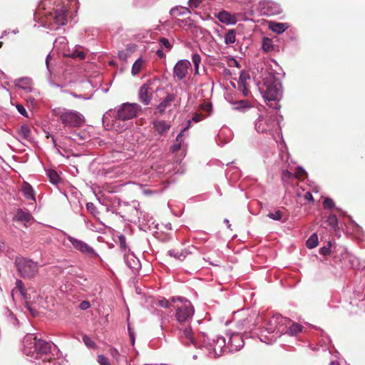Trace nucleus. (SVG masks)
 Wrapping results in <instances>:
<instances>
[{
  "instance_id": "62",
  "label": "nucleus",
  "mask_w": 365,
  "mask_h": 365,
  "mask_svg": "<svg viewBox=\"0 0 365 365\" xmlns=\"http://www.w3.org/2000/svg\"><path fill=\"white\" fill-rule=\"evenodd\" d=\"M237 337H238L237 335L232 336V338H231V341L234 340L235 338H237Z\"/></svg>"
},
{
  "instance_id": "59",
  "label": "nucleus",
  "mask_w": 365,
  "mask_h": 365,
  "mask_svg": "<svg viewBox=\"0 0 365 365\" xmlns=\"http://www.w3.org/2000/svg\"><path fill=\"white\" fill-rule=\"evenodd\" d=\"M51 58V56L50 55H48L47 57H46V66L48 67V62H49V59Z\"/></svg>"
},
{
  "instance_id": "57",
  "label": "nucleus",
  "mask_w": 365,
  "mask_h": 365,
  "mask_svg": "<svg viewBox=\"0 0 365 365\" xmlns=\"http://www.w3.org/2000/svg\"><path fill=\"white\" fill-rule=\"evenodd\" d=\"M156 55L160 58H163L165 57V53L163 51L162 48H159L156 51Z\"/></svg>"
},
{
  "instance_id": "1",
  "label": "nucleus",
  "mask_w": 365,
  "mask_h": 365,
  "mask_svg": "<svg viewBox=\"0 0 365 365\" xmlns=\"http://www.w3.org/2000/svg\"><path fill=\"white\" fill-rule=\"evenodd\" d=\"M55 115H58L61 123L66 127L80 128L85 123L84 116L76 110L63 109L61 113L56 109L53 110Z\"/></svg>"
},
{
  "instance_id": "43",
  "label": "nucleus",
  "mask_w": 365,
  "mask_h": 365,
  "mask_svg": "<svg viewBox=\"0 0 365 365\" xmlns=\"http://www.w3.org/2000/svg\"><path fill=\"white\" fill-rule=\"evenodd\" d=\"M86 208L89 212L92 215H96L97 212V208L93 202H88L86 204Z\"/></svg>"
},
{
  "instance_id": "9",
  "label": "nucleus",
  "mask_w": 365,
  "mask_h": 365,
  "mask_svg": "<svg viewBox=\"0 0 365 365\" xmlns=\"http://www.w3.org/2000/svg\"><path fill=\"white\" fill-rule=\"evenodd\" d=\"M67 239L75 249L78 250L83 254L90 256H97L95 250L83 241L71 236H68Z\"/></svg>"
},
{
  "instance_id": "27",
  "label": "nucleus",
  "mask_w": 365,
  "mask_h": 365,
  "mask_svg": "<svg viewBox=\"0 0 365 365\" xmlns=\"http://www.w3.org/2000/svg\"><path fill=\"white\" fill-rule=\"evenodd\" d=\"M318 236L316 233L312 234L307 240V247L309 249L314 248L318 245Z\"/></svg>"
},
{
  "instance_id": "46",
  "label": "nucleus",
  "mask_w": 365,
  "mask_h": 365,
  "mask_svg": "<svg viewBox=\"0 0 365 365\" xmlns=\"http://www.w3.org/2000/svg\"><path fill=\"white\" fill-rule=\"evenodd\" d=\"M200 108L202 110L205 111L207 113V115H208L212 110V106L211 104L210 103H202L201 106H200Z\"/></svg>"
},
{
  "instance_id": "48",
  "label": "nucleus",
  "mask_w": 365,
  "mask_h": 365,
  "mask_svg": "<svg viewBox=\"0 0 365 365\" xmlns=\"http://www.w3.org/2000/svg\"><path fill=\"white\" fill-rule=\"evenodd\" d=\"M227 65L230 67H233V66L240 67L239 63L233 58H229L227 59Z\"/></svg>"
},
{
  "instance_id": "2",
  "label": "nucleus",
  "mask_w": 365,
  "mask_h": 365,
  "mask_svg": "<svg viewBox=\"0 0 365 365\" xmlns=\"http://www.w3.org/2000/svg\"><path fill=\"white\" fill-rule=\"evenodd\" d=\"M15 265L20 276L24 279L35 277L38 271V266L36 262L22 257L16 258Z\"/></svg>"
},
{
  "instance_id": "41",
  "label": "nucleus",
  "mask_w": 365,
  "mask_h": 365,
  "mask_svg": "<svg viewBox=\"0 0 365 365\" xmlns=\"http://www.w3.org/2000/svg\"><path fill=\"white\" fill-rule=\"evenodd\" d=\"M97 361L100 364V365H111L109 361V359L104 355L98 356Z\"/></svg>"
},
{
  "instance_id": "5",
  "label": "nucleus",
  "mask_w": 365,
  "mask_h": 365,
  "mask_svg": "<svg viewBox=\"0 0 365 365\" xmlns=\"http://www.w3.org/2000/svg\"><path fill=\"white\" fill-rule=\"evenodd\" d=\"M140 106L137 103H125L117 110L115 118L121 120H130L136 116Z\"/></svg>"
},
{
  "instance_id": "3",
  "label": "nucleus",
  "mask_w": 365,
  "mask_h": 365,
  "mask_svg": "<svg viewBox=\"0 0 365 365\" xmlns=\"http://www.w3.org/2000/svg\"><path fill=\"white\" fill-rule=\"evenodd\" d=\"M259 90L267 101H275L278 98L279 90L277 82L273 76L265 78Z\"/></svg>"
},
{
  "instance_id": "49",
  "label": "nucleus",
  "mask_w": 365,
  "mask_h": 365,
  "mask_svg": "<svg viewBox=\"0 0 365 365\" xmlns=\"http://www.w3.org/2000/svg\"><path fill=\"white\" fill-rule=\"evenodd\" d=\"M16 108H17V110L24 116H26L27 117V112L25 109V108L24 107V106L21 105V104H17L16 105Z\"/></svg>"
},
{
  "instance_id": "12",
  "label": "nucleus",
  "mask_w": 365,
  "mask_h": 365,
  "mask_svg": "<svg viewBox=\"0 0 365 365\" xmlns=\"http://www.w3.org/2000/svg\"><path fill=\"white\" fill-rule=\"evenodd\" d=\"M53 19L58 25L63 26L67 23L68 10L65 7H61L55 10Z\"/></svg>"
},
{
  "instance_id": "35",
  "label": "nucleus",
  "mask_w": 365,
  "mask_h": 365,
  "mask_svg": "<svg viewBox=\"0 0 365 365\" xmlns=\"http://www.w3.org/2000/svg\"><path fill=\"white\" fill-rule=\"evenodd\" d=\"M158 41H159V44L160 46V47L165 48L168 51H170L173 47L172 44L168 41V39L165 37L160 38Z\"/></svg>"
},
{
  "instance_id": "50",
  "label": "nucleus",
  "mask_w": 365,
  "mask_h": 365,
  "mask_svg": "<svg viewBox=\"0 0 365 365\" xmlns=\"http://www.w3.org/2000/svg\"><path fill=\"white\" fill-rule=\"evenodd\" d=\"M187 123H188V125H187L186 128H184V129H183V130H182V131H181L178 135V136H177V138H176V140H175V141H176V143H178L179 142H181V143H182V133L188 128V127H189V125H190V120H188V121H187Z\"/></svg>"
},
{
  "instance_id": "19",
  "label": "nucleus",
  "mask_w": 365,
  "mask_h": 365,
  "mask_svg": "<svg viewBox=\"0 0 365 365\" xmlns=\"http://www.w3.org/2000/svg\"><path fill=\"white\" fill-rule=\"evenodd\" d=\"M175 99V96L174 94L169 93L167 96L162 101V102L157 106V110L160 114H163L166 109L167 107L171 105V103L174 101Z\"/></svg>"
},
{
  "instance_id": "13",
  "label": "nucleus",
  "mask_w": 365,
  "mask_h": 365,
  "mask_svg": "<svg viewBox=\"0 0 365 365\" xmlns=\"http://www.w3.org/2000/svg\"><path fill=\"white\" fill-rule=\"evenodd\" d=\"M250 79V77L248 73L244 71L241 72L238 81V89L245 96H247L250 93L249 88H247V81Z\"/></svg>"
},
{
  "instance_id": "34",
  "label": "nucleus",
  "mask_w": 365,
  "mask_h": 365,
  "mask_svg": "<svg viewBox=\"0 0 365 365\" xmlns=\"http://www.w3.org/2000/svg\"><path fill=\"white\" fill-rule=\"evenodd\" d=\"M192 60L194 63L195 73L197 74L198 73L199 65L201 62V57L198 53H194L192 54Z\"/></svg>"
},
{
  "instance_id": "11",
  "label": "nucleus",
  "mask_w": 365,
  "mask_h": 365,
  "mask_svg": "<svg viewBox=\"0 0 365 365\" xmlns=\"http://www.w3.org/2000/svg\"><path fill=\"white\" fill-rule=\"evenodd\" d=\"M271 118L260 116L255 123V129L259 133H266L272 129Z\"/></svg>"
},
{
  "instance_id": "6",
  "label": "nucleus",
  "mask_w": 365,
  "mask_h": 365,
  "mask_svg": "<svg viewBox=\"0 0 365 365\" xmlns=\"http://www.w3.org/2000/svg\"><path fill=\"white\" fill-rule=\"evenodd\" d=\"M24 342L26 345L34 346V350L37 353L48 354L51 351V346L50 343L44 340L37 339L36 336H34L32 334L27 335L24 338Z\"/></svg>"
},
{
  "instance_id": "45",
  "label": "nucleus",
  "mask_w": 365,
  "mask_h": 365,
  "mask_svg": "<svg viewBox=\"0 0 365 365\" xmlns=\"http://www.w3.org/2000/svg\"><path fill=\"white\" fill-rule=\"evenodd\" d=\"M119 242H120V250L124 252L126 250V240L125 237L123 235H120L119 237Z\"/></svg>"
},
{
  "instance_id": "7",
  "label": "nucleus",
  "mask_w": 365,
  "mask_h": 365,
  "mask_svg": "<svg viewBox=\"0 0 365 365\" xmlns=\"http://www.w3.org/2000/svg\"><path fill=\"white\" fill-rule=\"evenodd\" d=\"M290 322L289 319L284 317L279 314H276L269 319L266 329L269 332H274L276 330L283 332L284 331L283 327Z\"/></svg>"
},
{
  "instance_id": "44",
  "label": "nucleus",
  "mask_w": 365,
  "mask_h": 365,
  "mask_svg": "<svg viewBox=\"0 0 365 365\" xmlns=\"http://www.w3.org/2000/svg\"><path fill=\"white\" fill-rule=\"evenodd\" d=\"M330 247H331V242H329L327 246H324L320 249V253L324 256L329 255L331 252Z\"/></svg>"
},
{
  "instance_id": "29",
  "label": "nucleus",
  "mask_w": 365,
  "mask_h": 365,
  "mask_svg": "<svg viewBox=\"0 0 365 365\" xmlns=\"http://www.w3.org/2000/svg\"><path fill=\"white\" fill-rule=\"evenodd\" d=\"M262 48L265 52L272 51L274 48V46L272 44V40L269 38H264L262 41Z\"/></svg>"
},
{
  "instance_id": "38",
  "label": "nucleus",
  "mask_w": 365,
  "mask_h": 365,
  "mask_svg": "<svg viewBox=\"0 0 365 365\" xmlns=\"http://www.w3.org/2000/svg\"><path fill=\"white\" fill-rule=\"evenodd\" d=\"M334 206H335V204L331 198L326 197L323 202V207L324 209L331 210V209L334 208Z\"/></svg>"
},
{
  "instance_id": "16",
  "label": "nucleus",
  "mask_w": 365,
  "mask_h": 365,
  "mask_svg": "<svg viewBox=\"0 0 365 365\" xmlns=\"http://www.w3.org/2000/svg\"><path fill=\"white\" fill-rule=\"evenodd\" d=\"M217 19L222 23L225 24H235L237 21L235 15L231 14L227 11H221L217 16Z\"/></svg>"
},
{
  "instance_id": "32",
  "label": "nucleus",
  "mask_w": 365,
  "mask_h": 365,
  "mask_svg": "<svg viewBox=\"0 0 365 365\" xmlns=\"http://www.w3.org/2000/svg\"><path fill=\"white\" fill-rule=\"evenodd\" d=\"M48 177L49 178L50 182L53 184H57L60 180L58 174L54 170L48 171Z\"/></svg>"
},
{
  "instance_id": "24",
  "label": "nucleus",
  "mask_w": 365,
  "mask_h": 365,
  "mask_svg": "<svg viewBox=\"0 0 365 365\" xmlns=\"http://www.w3.org/2000/svg\"><path fill=\"white\" fill-rule=\"evenodd\" d=\"M236 40V31L235 29H230L225 35V43L227 45L234 43Z\"/></svg>"
},
{
  "instance_id": "26",
  "label": "nucleus",
  "mask_w": 365,
  "mask_h": 365,
  "mask_svg": "<svg viewBox=\"0 0 365 365\" xmlns=\"http://www.w3.org/2000/svg\"><path fill=\"white\" fill-rule=\"evenodd\" d=\"M270 29L275 33L282 34L287 29V26L284 23H273Z\"/></svg>"
},
{
  "instance_id": "54",
  "label": "nucleus",
  "mask_w": 365,
  "mask_h": 365,
  "mask_svg": "<svg viewBox=\"0 0 365 365\" xmlns=\"http://www.w3.org/2000/svg\"><path fill=\"white\" fill-rule=\"evenodd\" d=\"M180 148H181V142H179L178 143H175L172 146V150H173V152H177L180 149Z\"/></svg>"
},
{
  "instance_id": "60",
  "label": "nucleus",
  "mask_w": 365,
  "mask_h": 365,
  "mask_svg": "<svg viewBox=\"0 0 365 365\" xmlns=\"http://www.w3.org/2000/svg\"><path fill=\"white\" fill-rule=\"evenodd\" d=\"M4 247V242L0 241V252H1L3 250Z\"/></svg>"
},
{
  "instance_id": "40",
  "label": "nucleus",
  "mask_w": 365,
  "mask_h": 365,
  "mask_svg": "<svg viewBox=\"0 0 365 365\" xmlns=\"http://www.w3.org/2000/svg\"><path fill=\"white\" fill-rule=\"evenodd\" d=\"M71 57L74 58H78L82 60L86 58V53L82 51L75 50L71 54Z\"/></svg>"
},
{
  "instance_id": "61",
  "label": "nucleus",
  "mask_w": 365,
  "mask_h": 365,
  "mask_svg": "<svg viewBox=\"0 0 365 365\" xmlns=\"http://www.w3.org/2000/svg\"><path fill=\"white\" fill-rule=\"evenodd\" d=\"M329 365H340L338 361H331Z\"/></svg>"
},
{
  "instance_id": "33",
  "label": "nucleus",
  "mask_w": 365,
  "mask_h": 365,
  "mask_svg": "<svg viewBox=\"0 0 365 365\" xmlns=\"http://www.w3.org/2000/svg\"><path fill=\"white\" fill-rule=\"evenodd\" d=\"M175 302V298L173 297L170 300H167L166 299H163L158 301V304L159 306L163 308H168L173 305V303Z\"/></svg>"
},
{
  "instance_id": "52",
  "label": "nucleus",
  "mask_w": 365,
  "mask_h": 365,
  "mask_svg": "<svg viewBox=\"0 0 365 365\" xmlns=\"http://www.w3.org/2000/svg\"><path fill=\"white\" fill-rule=\"evenodd\" d=\"M292 177H293V174L291 172H289V171H288L287 170H284L282 172V178L284 180L289 179V178H292Z\"/></svg>"
},
{
  "instance_id": "53",
  "label": "nucleus",
  "mask_w": 365,
  "mask_h": 365,
  "mask_svg": "<svg viewBox=\"0 0 365 365\" xmlns=\"http://www.w3.org/2000/svg\"><path fill=\"white\" fill-rule=\"evenodd\" d=\"M110 354L115 359H117L118 356H119L118 351L116 349H115V348H111L110 349Z\"/></svg>"
},
{
  "instance_id": "10",
  "label": "nucleus",
  "mask_w": 365,
  "mask_h": 365,
  "mask_svg": "<svg viewBox=\"0 0 365 365\" xmlns=\"http://www.w3.org/2000/svg\"><path fill=\"white\" fill-rule=\"evenodd\" d=\"M153 97V89L150 85L143 84L139 91V98L144 105H148Z\"/></svg>"
},
{
  "instance_id": "51",
  "label": "nucleus",
  "mask_w": 365,
  "mask_h": 365,
  "mask_svg": "<svg viewBox=\"0 0 365 365\" xmlns=\"http://www.w3.org/2000/svg\"><path fill=\"white\" fill-rule=\"evenodd\" d=\"M90 303L88 301H83L80 305L79 307L82 310H86L90 307Z\"/></svg>"
},
{
  "instance_id": "8",
  "label": "nucleus",
  "mask_w": 365,
  "mask_h": 365,
  "mask_svg": "<svg viewBox=\"0 0 365 365\" xmlns=\"http://www.w3.org/2000/svg\"><path fill=\"white\" fill-rule=\"evenodd\" d=\"M191 67V63L188 60L178 61L173 68V77L178 80L182 81L186 78L188 70Z\"/></svg>"
},
{
  "instance_id": "25",
  "label": "nucleus",
  "mask_w": 365,
  "mask_h": 365,
  "mask_svg": "<svg viewBox=\"0 0 365 365\" xmlns=\"http://www.w3.org/2000/svg\"><path fill=\"white\" fill-rule=\"evenodd\" d=\"M19 292L22 296H24L26 293L24 284L21 279H17L16 282V287L11 292V295L14 296L16 292Z\"/></svg>"
},
{
  "instance_id": "55",
  "label": "nucleus",
  "mask_w": 365,
  "mask_h": 365,
  "mask_svg": "<svg viewBox=\"0 0 365 365\" xmlns=\"http://www.w3.org/2000/svg\"><path fill=\"white\" fill-rule=\"evenodd\" d=\"M304 198L310 202H314V197L310 192H307L304 195Z\"/></svg>"
},
{
  "instance_id": "4",
  "label": "nucleus",
  "mask_w": 365,
  "mask_h": 365,
  "mask_svg": "<svg viewBox=\"0 0 365 365\" xmlns=\"http://www.w3.org/2000/svg\"><path fill=\"white\" fill-rule=\"evenodd\" d=\"M179 300L181 304L176 307L175 318L180 324L188 322L194 314V308L190 301L182 302L180 299Z\"/></svg>"
},
{
  "instance_id": "14",
  "label": "nucleus",
  "mask_w": 365,
  "mask_h": 365,
  "mask_svg": "<svg viewBox=\"0 0 365 365\" xmlns=\"http://www.w3.org/2000/svg\"><path fill=\"white\" fill-rule=\"evenodd\" d=\"M264 9L267 14L270 16L279 15L283 12L281 5L272 1H269L265 4Z\"/></svg>"
},
{
  "instance_id": "20",
  "label": "nucleus",
  "mask_w": 365,
  "mask_h": 365,
  "mask_svg": "<svg viewBox=\"0 0 365 365\" xmlns=\"http://www.w3.org/2000/svg\"><path fill=\"white\" fill-rule=\"evenodd\" d=\"M15 218L18 221L21 222H29L31 219V215L29 212L23 211L22 210H18L15 215Z\"/></svg>"
},
{
  "instance_id": "15",
  "label": "nucleus",
  "mask_w": 365,
  "mask_h": 365,
  "mask_svg": "<svg viewBox=\"0 0 365 365\" xmlns=\"http://www.w3.org/2000/svg\"><path fill=\"white\" fill-rule=\"evenodd\" d=\"M180 337L185 340L186 344H192L195 346H197V340L194 337L192 330L190 327H185L182 330Z\"/></svg>"
},
{
  "instance_id": "36",
  "label": "nucleus",
  "mask_w": 365,
  "mask_h": 365,
  "mask_svg": "<svg viewBox=\"0 0 365 365\" xmlns=\"http://www.w3.org/2000/svg\"><path fill=\"white\" fill-rule=\"evenodd\" d=\"M294 176L296 178L302 180L306 178L307 173L302 168L298 167L294 173Z\"/></svg>"
},
{
  "instance_id": "39",
  "label": "nucleus",
  "mask_w": 365,
  "mask_h": 365,
  "mask_svg": "<svg viewBox=\"0 0 365 365\" xmlns=\"http://www.w3.org/2000/svg\"><path fill=\"white\" fill-rule=\"evenodd\" d=\"M84 344L89 348H94L96 346L95 342L88 336H83Z\"/></svg>"
},
{
  "instance_id": "58",
  "label": "nucleus",
  "mask_w": 365,
  "mask_h": 365,
  "mask_svg": "<svg viewBox=\"0 0 365 365\" xmlns=\"http://www.w3.org/2000/svg\"><path fill=\"white\" fill-rule=\"evenodd\" d=\"M118 55H119L120 58H123L125 57V53L123 51H121V52H119Z\"/></svg>"
},
{
  "instance_id": "42",
  "label": "nucleus",
  "mask_w": 365,
  "mask_h": 365,
  "mask_svg": "<svg viewBox=\"0 0 365 365\" xmlns=\"http://www.w3.org/2000/svg\"><path fill=\"white\" fill-rule=\"evenodd\" d=\"M250 323V321L247 320V319H245L243 322H238L237 323V327L240 330L245 329V331L247 329L250 328V326H248V324Z\"/></svg>"
},
{
  "instance_id": "37",
  "label": "nucleus",
  "mask_w": 365,
  "mask_h": 365,
  "mask_svg": "<svg viewBox=\"0 0 365 365\" xmlns=\"http://www.w3.org/2000/svg\"><path fill=\"white\" fill-rule=\"evenodd\" d=\"M282 212L281 210H278L274 212H269L267 216L274 220H281L282 218Z\"/></svg>"
},
{
  "instance_id": "63",
  "label": "nucleus",
  "mask_w": 365,
  "mask_h": 365,
  "mask_svg": "<svg viewBox=\"0 0 365 365\" xmlns=\"http://www.w3.org/2000/svg\"><path fill=\"white\" fill-rule=\"evenodd\" d=\"M224 71H225V73H228V72H230V71H229V70H227V69H226V68L224 70Z\"/></svg>"
},
{
  "instance_id": "18",
  "label": "nucleus",
  "mask_w": 365,
  "mask_h": 365,
  "mask_svg": "<svg viewBox=\"0 0 365 365\" xmlns=\"http://www.w3.org/2000/svg\"><path fill=\"white\" fill-rule=\"evenodd\" d=\"M125 261L127 265L134 272L138 271L141 267L139 259L133 255H125Z\"/></svg>"
},
{
  "instance_id": "64",
  "label": "nucleus",
  "mask_w": 365,
  "mask_h": 365,
  "mask_svg": "<svg viewBox=\"0 0 365 365\" xmlns=\"http://www.w3.org/2000/svg\"><path fill=\"white\" fill-rule=\"evenodd\" d=\"M52 140H53V143L55 144L56 140H55V139H54V138H53V137H52Z\"/></svg>"
},
{
  "instance_id": "31",
  "label": "nucleus",
  "mask_w": 365,
  "mask_h": 365,
  "mask_svg": "<svg viewBox=\"0 0 365 365\" xmlns=\"http://www.w3.org/2000/svg\"><path fill=\"white\" fill-rule=\"evenodd\" d=\"M326 223L333 229H336L338 226V220L336 215H329L327 217Z\"/></svg>"
},
{
  "instance_id": "22",
  "label": "nucleus",
  "mask_w": 365,
  "mask_h": 365,
  "mask_svg": "<svg viewBox=\"0 0 365 365\" xmlns=\"http://www.w3.org/2000/svg\"><path fill=\"white\" fill-rule=\"evenodd\" d=\"M18 134L22 139L29 140L31 135V129L27 125H23L18 130Z\"/></svg>"
},
{
  "instance_id": "23",
  "label": "nucleus",
  "mask_w": 365,
  "mask_h": 365,
  "mask_svg": "<svg viewBox=\"0 0 365 365\" xmlns=\"http://www.w3.org/2000/svg\"><path fill=\"white\" fill-rule=\"evenodd\" d=\"M21 190L24 196L27 199L34 200V190L28 182H24Z\"/></svg>"
},
{
  "instance_id": "28",
  "label": "nucleus",
  "mask_w": 365,
  "mask_h": 365,
  "mask_svg": "<svg viewBox=\"0 0 365 365\" xmlns=\"http://www.w3.org/2000/svg\"><path fill=\"white\" fill-rule=\"evenodd\" d=\"M143 63L144 61L141 58H139L135 61V63L133 65L131 71L133 75H137L140 71Z\"/></svg>"
},
{
  "instance_id": "30",
  "label": "nucleus",
  "mask_w": 365,
  "mask_h": 365,
  "mask_svg": "<svg viewBox=\"0 0 365 365\" xmlns=\"http://www.w3.org/2000/svg\"><path fill=\"white\" fill-rule=\"evenodd\" d=\"M234 108L236 110H240L243 108H250V103L247 100L237 101L233 103Z\"/></svg>"
},
{
  "instance_id": "21",
  "label": "nucleus",
  "mask_w": 365,
  "mask_h": 365,
  "mask_svg": "<svg viewBox=\"0 0 365 365\" xmlns=\"http://www.w3.org/2000/svg\"><path fill=\"white\" fill-rule=\"evenodd\" d=\"M303 329V327L297 323H292V324L289 326L288 330L286 331L288 334L290 336H296L299 333L302 332Z\"/></svg>"
},
{
  "instance_id": "56",
  "label": "nucleus",
  "mask_w": 365,
  "mask_h": 365,
  "mask_svg": "<svg viewBox=\"0 0 365 365\" xmlns=\"http://www.w3.org/2000/svg\"><path fill=\"white\" fill-rule=\"evenodd\" d=\"M170 255H173L175 257L178 258L181 261L184 260L185 258V256L182 253H180L179 255H173V251H170Z\"/></svg>"
},
{
  "instance_id": "17",
  "label": "nucleus",
  "mask_w": 365,
  "mask_h": 365,
  "mask_svg": "<svg viewBox=\"0 0 365 365\" xmlns=\"http://www.w3.org/2000/svg\"><path fill=\"white\" fill-rule=\"evenodd\" d=\"M153 128L160 135H165L170 128V125L165 120H154L153 122Z\"/></svg>"
},
{
  "instance_id": "47",
  "label": "nucleus",
  "mask_w": 365,
  "mask_h": 365,
  "mask_svg": "<svg viewBox=\"0 0 365 365\" xmlns=\"http://www.w3.org/2000/svg\"><path fill=\"white\" fill-rule=\"evenodd\" d=\"M206 117V115H202L201 113H195L193 117H192V120L195 121V123H198L200 122V120H203Z\"/></svg>"
}]
</instances>
